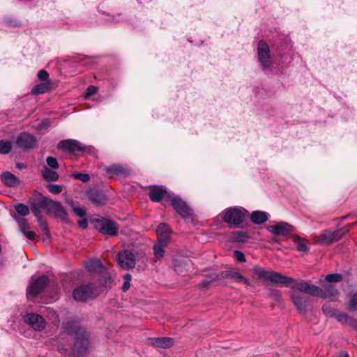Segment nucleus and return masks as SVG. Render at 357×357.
<instances>
[{
	"mask_svg": "<svg viewBox=\"0 0 357 357\" xmlns=\"http://www.w3.org/2000/svg\"><path fill=\"white\" fill-rule=\"evenodd\" d=\"M65 328L69 335H74L75 342L71 349V357H81L87 351L89 347V335L85 329L79 326L77 321H68L65 324Z\"/></svg>",
	"mask_w": 357,
	"mask_h": 357,
	"instance_id": "nucleus-1",
	"label": "nucleus"
},
{
	"mask_svg": "<svg viewBox=\"0 0 357 357\" xmlns=\"http://www.w3.org/2000/svg\"><path fill=\"white\" fill-rule=\"evenodd\" d=\"M252 273L257 275L259 280L269 281L274 284L288 285L294 282V280L291 278L282 275L278 272L267 271L258 266H255L252 268Z\"/></svg>",
	"mask_w": 357,
	"mask_h": 357,
	"instance_id": "nucleus-2",
	"label": "nucleus"
},
{
	"mask_svg": "<svg viewBox=\"0 0 357 357\" xmlns=\"http://www.w3.org/2000/svg\"><path fill=\"white\" fill-rule=\"evenodd\" d=\"M349 227L341 228L340 229L335 231L326 229L319 235H313V238L317 244L329 245L335 241H339L346 233L349 231Z\"/></svg>",
	"mask_w": 357,
	"mask_h": 357,
	"instance_id": "nucleus-3",
	"label": "nucleus"
},
{
	"mask_svg": "<svg viewBox=\"0 0 357 357\" xmlns=\"http://www.w3.org/2000/svg\"><path fill=\"white\" fill-rule=\"evenodd\" d=\"M322 311L325 315L335 318L338 322L348 325L354 328H357V321L348 316L346 313L332 308L327 304H324L322 306Z\"/></svg>",
	"mask_w": 357,
	"mask_h": 357,
	"instance_id": "nucleus-4",
	"label": "nucleus"
},
{
	"mask_svg": "<svg viewBox=\"0 0 357 357\" xmlns=\"http://www.w3.org/2000/svg\"><path fill=\"white\" fill-rule=\"evenodd\" d=\"M245 212L247 211L242 208H228L223 211L222 219L227 224L238 226L243 222Z\"/></svg>",
	"mask_w": 357,
	"mask_h": 357,
	"instance_id": "nucleus-5",
	"label": "nucleus"
},
{
	"mask_svg": "<svg viewBox=\"0 0 357 357\" xmlns=\"http://www.w3.org/2000/svg\"><path fill=\"white\" fill-rule=\"evenodd\" d=\"M50 201V199L36 192L29 198L31 210L36 217H39L43 210L47 211Z\"/></svg>",
	"mask_w": 357,
	"mask_h": 357,
	"instance_id": "nucleus-6",
	"label": "nucleus"
},
{
	"mask_svg": "<svg viewBox=\"0 0 357 357\" xmlns=\"http://www.w3.org/2000/svg\"><path fill=\"white\" fill-rule=\"evenodd\" d=\"M257 56L258 61L260 63L262 69L264 70L268 69L272 64L270 49L268 44L264 40H260L258 43Z\"/></svg>",
	"mask_w": 357,
	"mask_h": 357,
	"instance_id": "nucleus-7",
	"label": "nucleus"
},
{
	"mask_svg": "<svg viewBox=\"0 0 357 357\" xmlns=\"http://www.w3.org/2000/svg\"><path fill=\"white\" fill-rule=\"evenodd\" d=\"M16 145L23 151H28L36 147L37 140L34 136L27 132H21L17 137Z\"/></svg>",
	"mask_w": 357,
	"mask_h": 357,
	"instance_id": "nucleus-8",
	"label": "nucleus"
},
{
	"mask_svg": "<svg viewBox=\"0 0 357 357\" xmlns=\"http://www.w3.org/2000/svg\"><path fill=\"white\" fill-rule=\"evenodd\" d=\"M49 278L47 276L42 275L33 281L27 289V296L35 297L43 291L46 287Z\"/></svg>",
	"mask_w": 357,
	"mask_h": 357,
	"instance_id": "nucleus-9",
	"label": "nucleus"
},
{
	"mask_svg": "<svg viewBox=\"0 0 357 357\" xmlns=\"http://www.w3.org/2000/svg\"><path fill=\"white\" fill-rule=\"evenodd\" d=\"M291 301L298 312L301 314L305 313L307 306L311 304V299L308 296L298 292H293Z\"/></svg>",
	"mask_w": 357,
	"mask_h": 357,
	"instance_id": "nucleus-10",
	"label": "nucleus"
},
{
	"mask_svg": "<svg viewBox=\"0 0 357 357\" xmlns=\"http://www.w3.org/2000/svg\"><path fill=\"white\" fill-rule=\"evenodd\" d=\"M117 261L124 269H130L135 266V256L129 250H125L117 255Z\"/></svg>",
	"mask_w": 357,
	"mask_h": 357,
	"instance_id": "nucleus-11",
	"label": "nucleus"
},
{
	"mask_svg": "<svg viewBox=\"0 0 357 357\" xmlns=\"http://www.w3.org/2000/svg\"><path fill=\"white\" fill-rule=\"evenodd\" d=\"M170 202L174 209L182 217H189L192 214L191 208L187 203L178 197L170 199Z\"/></svg>",
	"mask_w": 357,
	"mask_h": 357,
	"instance_id": "nucleus-12",
	"label": "nucleus"
},
{
	"mask_svg": "<svg viewBox=\"0 0 357 357\" xmlns=\"http://www.w3.org/2000/svg\"><path fill=\"white\" fill-rule=\"evenodd\" d=\"M24 321L38 331H43L46 326V321L43 317L38 314L29 313L24 317Z\"/></svg>",
	"mask_w": 357,
	"mask_h": 357,
	"instance_id": "nucleus-13",
	"label": "nucleus"
},
{
	"mask_svg": "<svg viewBox=\"0 0 357 357\" xmlns=\"http://www.w3.org/2000/svg\"><path fill=\"white\" fill-rule=\"evenodd\" d=\"M97 228L103 234L116 235L118 233L119 227L113 221L108 219H101L97 222Z\"/></svg>",
	"mask_w": 357,
	"mask_h": 357,
	"instance_id": "nucleus-14",
	"label": "nucleus"
},
{
	"mask_svg": "<svg viewBox=\"0 0 357 357\" xmlns=\"http://www.w3.org/2000/svg\"><path fill=\"white\" fill-rule=\"evenodd\" d=\"M93 291L92 284L82 285L73 291V296L77 301H84L93 295Z\"/></svg>",
	"mask_w": 357,
	"mask_h": 357,
	"instance_id": "nucleus-15",
	"label": "nucleus"
},
{
	"mask_svg": "<svg viewBox=\"0 0 357 357\" xmlns=\"http://www.w3.org/2000/svg\"><path fill=\"white\" fill-rule=\"evenodd\" d=\"M293 289L295 290L294 292H298L301 294L305 293L315 296L316 294H318L319 291L321 292L319 287L304 281L295 282L293 286Z\"/></svg>",
	"mask_w": 357,
	"mask_h": 357,
	"instance_id": "nucleus-16",
	"label": "nucleus"
},
{
	"mask_svg": "<svg viewBox=\"0 0 357 357\" xmlns=\"http://www.w3.org/2000/svg\"><path fill=\"white\" fill-rule=\"evenodd\" d=\"M47 213L49 214L54 215L55 217L61 218L63 220L67 218V213L61 204L59 202L52 199H50L49 202Z\"/></svg>",
	"mask_w": 357,
	"mask_h": 357,
	"instance_id": "nucleus-17",
	"label": "nucleus"
},
{
	"mask_svg": "<svg viewBox=\"0 0 357 357\" xmlns=\"http://www.w3.org/2000/svg\"><path fill=\"white\" fill-rule=\"evenodd\" d=\"M293 227L285 222H280L275 225H271L267 230L275 235L287 236L292 231Z\"/></svg>",
	"mask_w": 357,
	"mask_h": 357,
	"instance_id": "nucleus-18",
	"label": "nucleus"
},
{
	"mask_svg": "<svg viewBox=\"0 0 357 357\" xmlns=\"http://www.w3.org/2000/svg\"><path fill=\"white\" fill-rule=\"evenodd\" d=\"M322 287L323 289L319 287L321 292L319 291L316 296L322 298H331L337 296L338 291L333 284L325 282Z\"/></svg>",
	"mask_w": 357,
	"mask_h": 357,
	"instance_id": "nucleus-19",
	"label": "nucleus"
},
{
	"mask_svg": "<svg viewBox=\"0 0 357 357\" xmlns=\"http://www.w3.org/2000/svg\"><path fill=\"white\" fill-rule=\"evenodd\" d=\"M149 342L152 346L162 349L169 348L174 344V340L167 337L150 338Z\"/></svg>",
	"mask_w": 357,
	"mask_h": 357,
	"instance_id": "nucleus-20",
	"label": "nucleus"
},
{
	"mask_svg": "<svg viewBox=\"0 0 357 357\" xmlns=\"http://www.w3.org/2000/svg\"><path fill=\"white\" fill-rule=\"evenodd\" d=\"M58 148L70 152H75L81 150L79 142L74 139H66L61 141L58 144Z\"/></svg>",
	"mask_w": 357,
	"mask_h": 357,
	"instance_id": "nucleus-21",
	"label": "nucleus"
},
{
	"mask_svg": "<svg viewBox=\"0 0 357 357\" xmlns=\"http://www.w3.org/2000/svg\"><path fill=\"white\" fill-rule=\"evenodd\" d=\"M106 172L110 176H125L128 174V169L121 165L113 164L106 167Z\"/></svg>",
	"mask_w": 357,
	"mask_h": 357,
	"instance_id": "nucleus-22",
	"label": "nucleus"
},
{
	"mask_svg": "<svg viewBox=\"0 0 357 357\" xmlns=\"http://www.w3.org/2000/svg\"><path fill=\"white\" fill-rule=\"evenodd\" d=\"M167 193L165 188L162 186H156L149 192V197L154 202H159Z\"/></svg>",
	"mask_w": 357,
	"mask_h": 357,
	"instance_id": "nucleus-23",
	"label": "nucleus"
},
{
	"mask_svg": "<svg viewBox=\"0 0 357 357\" xmlns=\"http://www.w3.org/2000/svg\"><path fill=\"white\" fill-rule=\"evenodd\" d=\"M2 182L8 187H15L19 185L20 181L16 176L9 172L1 174Z\"/></svg>",
	"mask_w": 357,
	"mask_h": 357,
	"instance_id": "nucleus-24",
	"label": "nucleus"
},
{
	"mask_svg": "<svg viewBox=\"0 0 357 357\" xmlns=\"http://www.w3.org/2000/svg\"><path fill=\"white\" fill-rule=\"evenodd\" d=\"M89 199L96 205L105 204L106 197L98 190H91L88 192Z\"/></svg>",
	"mask_w": 357,
	"mask_h": 357,
	"instance_id": "nucleus-25",
	"label": "nucleus"
},
{
	"mask_svg": "<svg viewBox=\"0 0 357 357\" xmlns=\"http://www.w3.org/2000/svg\"><path fill=\"white\" fill-rule=\"evenodd\" d=\"M268 219V214L264 211H256L252 213L250 220L256 225H261Z\"/></svg>",
	"mask_w": 357,
	"mask_h": 357,
	"instance_id": "nucleus-26",
	"label": "nucleus"
},
{
	"mask_svg": "<svg viewBox=\"0 0 357 357\" xmlns=\"http://www.w3.org/2000/svg\"><path fill=\"white\" fill-rule=\"evenodd\" d=\"M167 241L162 240L158 241V243L153 245V253L155 257L158 259H161L165 255V247L167 245Z\"/></svg>",
	"mask_w": 357,
	"mask_h": 357,
	"instance_id": "nucleus-27",
	"label": "nucleus"
},
{
	"mask_svg": "<svg viewBox=\"0 0 357 357\" xmlns=\"http://www.w3.org/2000/svg\"><path fill=\"white\" fill-rule=\"evenodd\" d=\"M156 233L158 236V241L166 240L168 241L169 234L170 233L169 227L165 223L160 224L156 229Z\"/></svg>",
	"mask_w": 357,
	"mask_h": 357,
	"instance_id": "nucleus-28",
	"label": "nucleus"
},
{
	"mask_svg": "<svg viewBox=\"0 0 357 357\" xmlns=\"http://www.w3.org/2000/svg\"><path fill=\"white\" fill-rule=\"evenodd\" d=\"M86 268L90 272H102L104 267L99 259H91L86 263Z\"/></svg>",
	"mask_w": 357,
	"mask_h": 357,
	"instance_id": "nucleus-29",
	"label": "nucleus"
},
{
	"mask_svg": "<svg viewBox=\"0 0 357 357\" xmlns=\"http://www.w3.org/2000/svg\"><path fill=\"white\" fill-rule=\"evenodd\" d=\"M42 175L45 180L47 181H56L59 178V174L53 169L47 167H44L42 171Z\"/></svg>",
	"mask_w": 357,
	"mask_h": 357,
	"instance_id": "nucleus-30",
	"label": "nucleus"
},
{
	"mask_svg": "<svg viewBox=\"0 0 357 357\" xmlns=\"http://www.w3.org/2000/svg\"><path fill=\"white\" fill-rule=\"evenodd\" d=\"M51 81L40 83L31 89V93L34 95L43 94L50 90Z\"/></svg>",
	"mask_w": 357,
	"mask_h": 357,
	"instance_id": "nucleus-31",
	"label": "nucleus"
},
{
	"mask_svg": "<svg viewBox=\"0 0 357 357\" xmlns=\"http://www.w3.org/2000/svg\"><path fill=\"white\" fill-rule=\"evenodd\" d=\"M293 242L295 243L296 246V249L299 252H306L309 250V247L306 243V241L301 238L298 236H293Z\"/></svg>",
	"mask_w": 357,
	"mask_h": 357,
	"instance_id": "nucleus-32",
	"label": "nucleus"
},
{
	"mask_svg": "<svg viewBox=\"0 0 357 357\" xmlns=\"http://www.w3.org/2000/svg\"><path fill=\"white\" fill-rule=\"evenodd\" d=\"M12 149V144L10 141H0V153L1 154H8Z\"/></svg>",
	"mask_w": 357,
	"mask_h": 357,
	"instance_id": "nucleus-33",
	"label": "nucleus"
},
{
	"mask_svg": "<svg viewBox=\"0 0 357 357\" xmlns=\"http://www.w3.org/2000/svg\"><path fill=\"white\" fill-rule=\"evenodd\" d=\"M15 208L17 213L22 216H26L29 214L30 212L29 208L24 204H18L15 205Z\"/></svg>",
	"mask_w": 357,
	"mask_h": 357,
	"instance_id": "nucleus-34",
	"label": "nucleus"
},
{
	"mask_svg": "<svg viewBox=\"0 0 357 357\" xmlns=\"http://www.w3.org/2000/svg\"><path fill=\"white\" fill-rule=\"evenodd\" d=\"M342 279V277L339 273H332L328 274L325 277L326 282L332 284L333 282H340Z\"/></svg>",
	"mask_w": 357,
	"mask_h": 357,
	"instance_id": "nucleus-35",
	"label": "nucleus"
},
{
	"mask_svg": "<svg viewBox=\"0 0 357 357\" xmlns=\"http://www.w3.org/2000/svg\"><path fill=\"white\" fill-rule=\"evenodd\" d=\"M46 162L50 169H56L59 167L57 160L54 157H47L46 158Z\"/></svg>",
	"mask_w": 357,
	"mask_h": 357,
	"instance_id": "nucleus-36",
	"label": "nucleus"
},
{
	"mask_svg": "<svg viewBox=\"0 0 357 357\" xmlns=\"http://www.w3.org/2000/svg\"><path fill=\"white\" fill-rule=\"evenodd\" d=\"M47 188L49 191L52 194H59L63 190V187L58 184H48Z\"/></svg>",
	"mask_w": 357,
	"mask_h": 357,
	"instance_id": "nucleus-37",
	"label": "nucleus"
},
{
	"mask_svg": "<svg viewBox=\"0 0 357 357\" xmlns=\"http://www.w3.org/2000/svg\"><path fill=\"white\" fill-rule=\"evenodd\" d=\"M98 91V88L95 86L90 85L87 87L85 93L84 97L85 98H89L91 96L96 93Z\"/></svg>",
	"mask_w": 357,
	"mask_h": 357,
	"instance_id": "nucleus-38",
	"label": "nucleus"
},
{
	"mask_svg": "<svg viewBox=\"0 0 357 357\" xmlns=\"http://www.w3.org/2000/svg\"><path fill=\"white\" fill-rule=\"evenodd\" d=\"M234 238L237 241L244 242L247 240L248 236L245 233L237 231L234 233Z\"/></svg>",
	"mask_w": 357,
	"mask_h": 357,
	"instance_id": "nucleus-39",
	"label": "nucleus"
},
{
	"mask_svg": "<svg viewBox=\"0 0 357 357\" xmlns=\"http://www.w3.org/2000/svg\"><path fill=\"white\" fill-rule=\"evenodd\" d=\"M348 309L351 311L357 310V296H354L351 298L348 303Z\"/></svg>",
	"mask_w": 357,
	"mask_h": 357,
	"instance_id": "nucleus-40",
	"label": "nucleus"
},
{
	"mask_svg": "<svg viewBox=\"0 0 357 357\" xmlns=\"http://www.w3.org/2000/svg\"><path fill=\"white\" fill-rule=\"evenodd\" d=\"M37 77L39 79H40L41 81H45V82H48V81H51L50 79H49L48 73L45 70H39V72L38 73Z\"/></svg>",
	"mask_w": 357,
	"mask_h": 357,
	"instance_id": "nucleus-41",
	"label": "nucleus"
},
{
	"mask_svg": "<svg viewBox=\"0 0 357 357\" xmlns=\"http://www.w3.org/2000/svg\"><path fill=\"white\" fill-rule=\"evenodd\" d=\"M73 177L82 182H87L89 181L90 177L87 174L77 173L73 174Z\"/></svg>",
	"mask_w": 357,
	"mask_h": 357,
	"instance_id": "nucleus-42",
	"label": "nucleus"
},
{
	"mask_svg": "<svg viewBox=\"0 0 357 357\" xmlns=\"http://www.w3.org/2000/svg\"><path fill=\"white\" fill-rule=\"evenodd\" d=\"M227 278H234L236 280L241 281V279H244V277L238 272H231L226 275Z\"/></svg>",
	"mask_w": 357,
	"mask_h": 357,
	"instance_id": "nucleus-43",
	"label": "nucleus"
},
{
	"mask_svg": "<svg viewBox=\"0 0 357 357\" xmlns=\"http://www.w3.org/2000/svg\"><path fill=\"white\" fill-rule=\"evenodd\" d=\"M234 256L240 262H245L246 261L245 255L241 251L235 250Z\"/></svg>",
	"mask_w": 357,
	"mask_h": 357,
	"instance_id": "nucleus-44",
	"label": "nucleus"
},
{
	"mask_svg": "<svg viewBox=\"0 0 357 357\" xmlns=\"http://www.w3.org/2000/svg\"><path fill=\"white\" fill-rule=\"evenodd\" d=\"M74 213L79 217L83 218L85 216V211L83 208L79 206L73 207Z\"/></svg>",
	"mask_w": 357,
	"mask_h": 357,
	"instance_id": "nucleus-45",
	"label": "nucleus"
},
{
	"mask_svg": "<svg viewBox=\"0 0 357 357\" xmlns=\"http://www.w3.org/2000/svg\"><path fill=\"white\" fill-rule=\"evenodd\" d=\"M21 231L29 240H33L36 237V234L33 231H26L25 229H22Z\"/></svg>",
	"mask_w": 357,
	"mask_h": 357,
	"instance_id": "nucleus-46",
	"label": "nucleus"
},
{
	"mask_svg": "<svg viewBox=\"0 0 357 357\" xmlns=\"http://www.w3.org/2000/svg\"><path fill=\"white\" fill-rule=\"evenodd\" d=\"M19 226L20 231L22 230V229H28L29 228V224L26 222V220L25 219H20L19 220Z\"/></svg>",
	"mask_w": 357,
	"mask_h": 357,
	"instance_id": "nucleus-47",
	"label": "nucleus"
},
{
	"mask_svg": "<svg viewBox=\"0 0 357 357\" xmlns=\"http://www.w3.org/2000/svg\"><path fill=\"white\" fill-rule=\"evenodd\" d=\"M38 218V221L41 227H43L44 229H47V222L45 220L42 218L40 215Z\"/></svg>",
	"mask_w": 357,
	"mask_h": 357,
	"instance_id": "nucleus-48",
	"label": "nucleus"
},
{
	"mask_svg": "<svg viewBox=\"0 0 357 357\" xmlns=\"http://www.w3.org/2000/svg\"><path fill=\"white\" fill-rule=\"evenodd\" d=\"M78 225L80 227L85 229L88 226V222L86 220H82L78 221Z\"/></svg>",
	"mask_w": 357,
	"mask_h": 357,
	"instance_id": "nucleus-49",
	"label": "nucleus"
},
{
	"mask_svg": "<svg viewBox=\"0 0 357 357\" xmlns=\"http://www.w3.org/2000/svg\"><path fill=\"white\" fill-rule=\"evenodd\" d=\"M210 282H211V281L204 280L199 284V286L201 287H206L210 284Z\"/></svg>",
	"mask_w": 357,
	"mask_h": 357,
	"instance_id": "nucleus-50",
	"label": "nucleus"
},
{
	"mask_svg": "<svg viewBox=\"0 0 357 357\" xmlns=\"http://www.w3.org/2000/svg\"><path fill=\"white\" fill-rule=\"evenodd\" d=\"M130 287V282L128 281H125L123 286L122 289L125 291H127Z\"/></svg>",
	"mask_w": 357,
	"mask_h": 357,
	"instance_id": "nucleus-51",
	"label": "nucleus"
},
{
	"mask_svg": "<svg viewBox=\"0 0 357 357\" xmlns=\"http://www.w3.org/2000/svg\"><path fill=\"white\" fill-rule=\"evenodd\" d=\"M333 357H349V356L347 352L341 351L337 355L334 356Z\"/></svg>",
	"mask_w": 357,
	"mask_h": 357,
	"instance_id": "nucleus-52",
	"label": "nucleus"
},
{
	"mask_svg": "<svg viewBox=\"0 0 357 357\" xmlns=\"http://www.w3.org/2000/svg\"><path fill=\"white\" fill-rule=\"evenodd\" d=\"M124 279L126 280V281H128L130 282V279H131V275L130 274H126L125 276H124Z\"/></svg>",
	"mask_w": 357,
	"mask_h": 357,
	"instance_id": "nucleus-53",
	"label": "nucleus"
},
{
	"mask_svg": "<svg viewBox=\"0 0 357 357\" xmlns=\"http://www.w3.org/2000/svg\"><path fill=\"white\" fill-rule=\"evenodd\" d=\"M241 281H243L247 285H249L250 284V282L248 281V279H246L245 278H244V279H241Z\"/></svg>",
	"mask_w": 357,
	"mask_h": 357,
	"instance_id": "nucleus-54",
	"label": "nucleus"
}]
</instances>
